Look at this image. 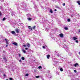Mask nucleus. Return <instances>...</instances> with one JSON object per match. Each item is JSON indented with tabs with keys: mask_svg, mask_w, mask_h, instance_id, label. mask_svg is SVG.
<instances>
[{
	"mask_svg": "<svg viewBox=\"0 0 80 80\" xmlns=\"http://www.w3.org/2000/svg\"><path fill=\"white\" fill-rule=\"evenodd\" d=\"M47 58H48V59H49V58H50V55H47Z\"/></svg>",
	"mask_w": 80,
	"mask_h": 80,
	"instance_id": "nucleus-8",
	"label": "nucleus"
},
{
	"mask_svg": "<svg viewBox=\"0 0 80 80\" xmlns=\"http://www.w3.org/2000/svg\"><path fill=\"white\" fill-rule=\"evenodd\" d=\"M56 75H59V73H58V72H56Z\"/></svg>",
	"mask_w": 80,
	"mask_h": 80,
	"instance_id": "nucleus-23",
	"label": "nucleus"
},
{
	"mask_svg": "<svg viewBox=\"0 0 80 80\" xmlns=\"http://www.w3.org/2000/svg\"><path fill=\"white\" fill-rule=\"evenodd\" d=\"M38 68H39V69H40V68H42V66H40L38 67Z\"/></svg>",
	"mask_w": 80,
	"mask_h": 80,
	"instance_id": "nucleus-22",
	"label": "nucleus"
},
{
	"mask_svg": "<svg viewBox=\"0 0 80 80\" xmlns=\"http://www.w3.org/2000/svg\"><path fill=\"white\" fill-rule=\"evenodd\" d=\"M5 19H6V18H3V21H4V20H5Z\"/></svg>",
	"mask_w": 80,
	"mask_h": 80,
	"instance_id": "nucleus-27",
	"label": "nucleus"
},
{
	"mask_svg": "<svg viewBox=\"0 0 80 80\" xmlns=\"http://www.w3.org/2000/svg\"><path fill=\"white\" fill-rule=\"evenodd\" d=\"M27 46L28 47V48H29V47H30V44L28 43L27 45Z\"/></svg>",
	"mask_w": 80,
	"mask_h": 80,
	"instance_id": "nucleus-11",
	"label": "nucleus"
},
{
	"mask_svg": "<svg viewBox=\"0 0 80 80\" xmlns=\"http://www.w3.org/2000/svg\"><path fill=\"white\" fill-rule=\"evenodd\" d=\"M73 38L74 40H77V38L75 37H73Z\"/></svg>",
	"mask_w": 80,
	"mask_h": 80,
	"instance_id": "nucleus-7",
	"label": "nucleus"
},
{
	"mask_svg": "<svg viewBox=\"0 0 80 80\" xmlns=\"http://www.w3.org/2000/svg\"><path fill=\"white\" fill-rule=\"evenodd\" d=\"M34 72H36V71L34 70Z\"/></svg>",
	"mask_w": 80,
	"mask_h": 80,
	"instance_id": "nucleus-44",
	"label": "nucleus"
},
{
	"mask_svg": "<svg viewBox=\"0 0 80 80\" xmlns=\"http://www.w3.org/2000/svg\"><path fill=\"white\" fill-rule=\"evenodd\" d=\"M54 11L55 12H56V11H57V9H55Z\"/></svg>",
	"mask_w": 80,
	"mask_h": 80,
	"instance_id": "nucleus-38",
	"label": "nucleus"
},
{
	"mask_svg": "<svg viewBox=\"0 0 80 80\" xmlns=\"http://www.w3.org/2000/svg\"><path fill=\"white\" fill-rule=\"evenodd\" d=\"M75 42H76V43H78V40H76Z\"/></svg>",
	"mask_w": 80,
	"mask_h": 80,
	"instance_id": "nucleus-25",
	"label": "nucleus"
},
{
	"mask_svg": "<svg viewBox=\"0 0 80 80\" xmlns=\"http://www.w3.org/2000/svg\"><path fill=\"white\" fill-rule=\"evenodd\" d=\"M6 43L7 44H8V41H7L6 42Z\"/></svg>",
	"mask_w": 80,
	"mask_h": 80,
	"instance_id": "nucleus-31",
	"label": "nucleus"
},
{
	"mask_svg": "<svg viewBox=\"0 0 80 80\" xmlns=\"http://www.w3.org/2000/svg\"><path fill=\"white\" fill-rule=\"evenodd\" d=\"M60 71H61V72H63V68H61L60 69Z\"/></svg>",
	"mask_w": 80,
	"mask_h": 80,
	"instance_id": "nucleus-18",
	"label": "nucleus"
},
{
	"mask_svg": "<svg viewBox=\"0 0 80 80\" xmlns=\"http://www.w3.org/2000/svg\"><path fill=\"white\" fill-rule=\"evenodd\" d=\"M27 19L28 20H29V21L32 20V18H28Z\"/></svg>",
	"mask_w": 80,
	"mask_h": 80,
	"instance_id": "nucleus-5",
	"label": "nucleus"
},
{
	"mask_svg": "<svg viewBox=\"0 0 80 80\" xmlns=\"http://www.w3.org/2000/svg\"><path fill=\"white\" fill-rule=\"evenodd\" d=\"M74 72H75V73H76V72H77V70H74Z\"/></svg>",
	"mask_w": 80,
	"mask_h": 80,
	"instance_id": "nucleus-28",
	"label": "nucleus"
},
{
	"mask_svg": "<svg viewBox=\"0 0 80 80\" xmlns=\"http://www.w3.org/2000/svg\"><path fill=\"white\" fill-rule=\"evenodd\" d=\"M64 29H65V30H68V28H67V27H65L64 28Z\"/></svg>",
	"mask_w": 80,
	"mask_h": 80,
	"instance_id": "nucleus-21",
	"label": "nucleus"
},
{
	"mask_svg": "<svg viewBox=\"0 0 80 80\" xmlns=\"http://www.w3.org/2000/svg\"><path fill=\"white\" fill-rule=\"evenodd\" d=\"M78 32H80V29L78 30Z\"/></svg>",
	"mask_w": 80,
	"mask_h": 80,
	"instance_id": "nucleus-39",
	"label": "nucleus"
},
{
	"mask_svg": "<svg viewBox=\"0 0 80 80\" xmlns=\"http://www.w3.org/2000/svg\"><path fill=\"white\" fill-rule=\"evenodd\" d=\"M19 57H21V55L20 54H19Z\"/></svg>",
	"mask_w": 80,
	"mask_h": 80,
	"instance_id": "nucleus-35",
	"label": "nucleus"
},
{
	"mask_svg": "<svg viewBox=\"0 0 80 80\" xmlns=\"http://www.w3.org/2000/svg\"><path fill=\"white\" fill-rule=\"evenodd\" d=\"M60 37H63V35L62 34H60V35H59Z\"/></svg>",
	"mask_w": 80,
	"mask_h": 80,
	"instance_id": "nucleus-4",
	"label": "nucleus"
},
{
	"mask_svg": "<svg viewBox=\"0 0 80 80\" xmlns=\"http://www.w3.org/2000/svg\"><path fill=\"white\" fill-rule=\"evenodd\" d=\"M78 65V63H76L74 64V67H77V65Z\"/></svg>",
	"mask_w": 80,
	"mask_h": 80,
	"instance_id": "nucleus-3",
	"label": "nucleus"
},
{
	"mask_svg": "<svg viewBox=\"0 0 80 80\" xmlns=\"http://www.w3.org/2000/svg\"><path fill=\"white\" fill-rule=\"evenodd\" d=\"M42 48H45V46H42Z\"/></svg>",
	"mask_w": 80,
	"mask_h": 80,
	"instance_id": "nucleus-33",
	"label": "nucleus"
},
{
	"mask_svg": "<svg viewBox=\"0 0 80 80\" xmlns=\"http://www.w3.org/2000/svg\"><path fill=\"white\" fill-rule=\"evenodd\" d=\"M3 59L4 60H5V62H6V63H7V59H6L5 58H4Z\"/></svg>",
	"mask_w": 80,
	"mask_h": 80,
	"instance_id": "nucleus-12",
	"label": "nucleus"
},
{
	"mask_svg": "<svg viewBox=\"0 0 80 80\" xmlns=\"http://www.w3.org/2000/svg\"><path fill=\"white\" fill-rule=\"evenodd\" d=\"M25 49H26V50H28V48H25Z\"/></svg>",
	"mask_w": 80,
	"mask_h": 80,
	"instance_id": "nucleus-37",
	"label": "nucleus"
},
{
	"mask_svg": "<svg viewBox=\"0 0 80 80\" xmlns=\"http://www.w3.org/2000/svg\"><path fill=\"white\" fill-rule=\"evenodd\" d=\"M9 80H13V79L12 78H9Z\"/></svg>",
	"mask_w": 80,
	"mask_h": 80,
	"instance_id": "nucleus-24",
	"label": "nucleus"
},
{
	"mask_svg": "<svg viewBox=\"0 0 80 80\" xmlns=\"http://www.w3.org/2000/svg\"><path fill=\"white\" fill-rule=\"evenodd\" d=\"M22 50L23 51V53H26V51H25V50L24 49H23Z\"/></svg>",
	"mask_w": 80,
	"mask_h": 80,
	"instance_id": "nucleus-13",
	"label": "nucleus"
},
{
	"mask_svg": "<svg viewBox=\"0 0 80 80\" xmlns=\"http://www.w3.org/2000/svg\"><path fill=\"white\" fill-rule=\"evenodd\" d=\"M57 56H59V55L58 54H57Z\"/></svg>",
	"mask_w": 80,
	"mask_h": 80,
	"instance_id": "nucleus-41",
	"label": "nucleus"
},
{
	"mask_svg": "<svg viewBox=\"0 0 80 80\" xmlns=\"http://www.w3.org/2000/svg\"><path fill=\"white\" fill-rule=\"evenodd\" d=\"M65 3H63V6H65Z\"/></svg>",
	"mask_w": 80,
	"mask_h": 80,
	"instance_id": "nucleus-32",
	"label": "nucleus"
},
{
	"mask_svg": "<svg viewBox=\"0 0 80 80\" xmlns=\"http://www.w3.org/2000/svg\"><path fill=\"white\" fill-rule=\"evenodd\" d=\"M28 73L26 74L25 75V76H26V77H27V76H28Z\"/></svg>",
	"mask_w": 80,
	"mask_h": 80,
	"instance_id": "nucleus-26",
	"label": "nucleus"
},
{
	"mask_svg": "<svg viewBox=\"0 0 80 80\" xmlns=\"http://www.w3.org/2000/svg\"><path fill=\"white\" fill-rule=\"evenodd\" d=\"M50 12L51 13H53V11H52V9H50Z\"/></svg>",
	"mask_w": 80,
	"mask_h": 80,
	"instance_id": "nucleus-14",
	"label": "nucleus"
},
{
	"mask_svg": "<svg viewBox=\"0 0 80 80\" xmlns=\"http://www.w3.org/2000/svg\"><path fill=\"white\" fill-rule=\"evenodd\" d=\"M12 44H13V45H16V46H17V45H18V44L17 42H13L12 43Z\"/></svg>",
	"mask_w": 80,
	"mask_h": 80,
	"instance_id": "nucleus-2",
	"label": "nucleus"
},
{
	"mask_svg": "<svg viewBox=\"0 0 80 80\" xmlns=\"http://www.w3.org/2000/svg\"><path fill=\"white\" fill-rule=\"evenodd\" d=\"M12 34H15V32L14 31H12L11 32Z\"/></svg>",
	"mask_w": 80,
	"mask_h": 80,
	"instance_id": "nucleus-6",
	"label": "nucleus"
},
{
	"mask_svg": "<svg viewBox=\"0 0 80 80\" xmlns=\"http://www.w3.org/2000/svg\"><path fill=\"white\" fill-rule=\"evenodd\" d=\"M22 61V60H19V62H21V61Z\"/></svg>",
	"mask_w": 80,
	"mask_h": 80,
	"instance_id": "nucleus-36",
	"label": "nucleus"
},
{
	"mask_svg": "<svg viewBox=\"0 0 80 80\" xmlns=\"http://www.w3.org/2000/svg\"><path fill=\"white\" fill-rule=\"evenodd\" d=\"M15 31L16 32V33H19V29H16L15 30Z\"/></svg>",
	"mask_w": 80,
	"mask_h": 80,
	"instance_id": "nucleus-1",
	"label": "nucleus"
},
{
	"mask_svg": "<svg viewBox=\"0 0 80 80\" xmlns=\"http://www.w3.org/2000/svg\"><path fill=\"white\" fill-rule=\"evenodd\" d=\"M3 75V76H5V74H4V75Z\"/></svg>",
	"mask_w": 80,
	"mask_h": 80,
	"instance_id": "nucleus-42",
	"label": "nucleus"
},
{
	"mask_svg": "<svg viewBox=\"0 0 80 80\" xmlns=\"http://www.w3.org/2000/svg\"><path fill=\"white\" fill-rule=\"evenodd\" d=\"M35 77H36V78H38L40 77V76H36Z\"/></svg>",
	"mask_w": 80,
	"mask_h": 80,
	"instance_id": "nucleus-19",
	"label": "nucleus"
},
{
	"mask_svg": "<svg viewBox=\"0 0 80 80\" xmlns=\"http://www.w3.org/2000/svg\"><path fill=\"white\" fill-rule=\"evenodd\" d=\"M78 3L79 5H80V1H78L77 2Z\"/></svg>",
	"mask_w": 80,
	"mask_h": 80,
	"instance_id": "nucleus-17",
	"label": "nucleus"
},
{
	"mask_svg": "<svg viewBox=\"0 0 80 80\" xmlns=\"http://www.w3.org/2000/svg\"><path fill=\"white\" fill-rule=\"evenodd\" d=\"M6 47H8V45H6Z\"/></svg>",
	"mask_w": 80,
	"mask_h": 80,
	"instance_id": "nucleus-40",
	"label": "nucleus"
},
{
	"mask_svg": "<svg viewBox=\"0 0 80 80\" xmlns=\"http://www.w3.org/2000/svg\"><path fill=\"white\" fill-rule=\"evenodd\" d=\"M67 21L69 22L70 21V19H67Z\"/></svg>",
	"mask_w": 80,
	"mask_h": 80,
	"instance_id": "nucleus-20",
	"label": "nucleus"
},
{
	"mask_svg": "<svg viewBox=\"0 0 80 80\" xmlns=\"http://www.w3.org/2000/svg\"><path fill=\"white\" fill-rule=\"evenodd\" d=\"M79 53L80 54V52H79Z\"/></svg>",
	"mask_w": 80,
	"mask_h": 80,
	"instance_id": "nucleus-45",
	"label": "nucleus"
},
{
	"mask_svg": "<svg viewBox=\"0 0 80 80\" xmlns=\"http://www.w3.org/2000/svg\"><path fill=\"white\" fill-rule=\"evenodd\" d=\"M21 59H22V60H25V58H24V57H22Z\"/></svg>",
	"mask_w": 80,
	"mask_h": 80,
	"instance_id": "nucleus-15",
	"label": "nucleus"
},
{
	"mask_svg": "<svg viewBox=\"0 0 80 80\" xmlns=\"http://www.w3.org/2000/svg\"><path fill=\"white\" fill-rule=\"evenodd\" d=\"M5 40L6 41H7V38H5Z\"/></svg>",
	"mask_w": 80,
	"mask_h": 80,
	"instance_id": "nucleus-34",
	"label": "nucleus"
},
{
	"mask_svg": "<svg viewBox=\"0 0 80 80\" xmlns=\"http://www.w3.org/2000/svg\"><path fill=\"white\" fill-rule=\"evenodd\" d=\"M36 26H33L32 27V28L33 29H35V27H36Z\"/></svg>",
	"mask_w": 80,
	"mask_h": 80,
	"instance_id": "nucleus-16",
	"label": "nucleus"
},
{
	"mask_svg": "<svg viewBox=\"0 0 80 80\" xmlns=\"http://www.w3.org/2000/svg\"><path fill=\"white\" fill-rule=\"evenodd\" d=\"M1 15H2V12H0V16H1Z\"/></svg>",
	"mask_w": 80,
	"mask_h": 80,
	"instance_id": "nucleus-29",
	"label": "nucleus"
},
{
	"mask_svg": "<svg viewBox=\"0 0 80 80\" xmlns=\"http://www.w3.org/2000/svg\"><path fill=\"white\" fill-rule=\"evenodd\" d=\"M12 15H14V14H12Z\"/></svg>",
	"mask_w": 80,
	"mask_h": 80,
	"instance_id": "nucleus-43",
	"label": "nucleus"
},
{
	"mask_svg": "<svg viewBox=\"0 0 80 80\" xmlns=\"http://www.w3.org/2000/svg\"><path fill=\"white\" fill-rule=\"evenodd\" d=\"M28 27L30 30H32V28L30 26H29Z\"/></svg>",
	"mask_w": 80,
	"mask_h": 80,
	"instance_id": "nucleus-10",
	"label": "nucleus"
},
{
	"mask_svg": "<svg viewBox=\"0 0 80 80\" xmlns=\"http://www.w3.org/2000/svg\"><path fill=\"white\" fill-rule=\"evenodd\" d=\"M27 15H28V17H30L31 16V15L30 14H27Z\"/></svg>",
	"mask_w": 80,
	"mask_h": 80,
	"instance_id": "nucleus-9",
	"label": "nucleus"
},
{
	"mask_svg": "<svg viewBox=\"0 0 80 80\" xmlns=\"http://www.w3.org/2000/svg\"><path fill=\"white\" fill-rule=\"evenodd\" d=\"M23 46L24 47H27V46H26V45H23Z\"/></svg>",
	"mask_w": 80,
	"mask_h": 80,
	"instance_id": "nucleus-30",
	"label": "nucleus"
}]
</instances>
